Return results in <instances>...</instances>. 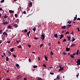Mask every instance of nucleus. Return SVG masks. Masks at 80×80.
<instances>
[{"label": "nucleus", "instance_id": "nucleus-32", "mask_svg": "<svg viewBox=\"0 0 80 80\" xmlns=\"http://www.w3.org/2000/svg\"><path fill=\"white\" fill-rule=\"evenodd\" d=\"M57 78L58 80L60 79V78H59V76L58 75H57Z\"/></svg>", "mask_w": 80, "mask_h": 80}, {"label": "nucleus", "instance_id": "nucleus-61", "mask_svg": "<svg viewBox=\"0 0 80 80\" xmlns=\"http://www.w3.org/2000/svg\"><path fill=\"white\" fill-rule=\"evenodd\" d=\"M63 54L64 55H66V53L63 52Z\"/></svg>", "mask_w": 80, "mask_h": 80}, {"label": "nucleus", "instance_id": "nucleus-59", "mask_svg": "<svg viewBox=\"0 0 80 80\" xmlns=\"http://www.w3.org/2000/svg\"><path fill=\"white\" fill-rule=\"evenodd\" d=\"M48 45H49V47H50V45H51V43H49Z\"/></svg>", "mask_w": 80, "mask_h": 80}, {"label": "nucleus", "instance_id": "nucleus-50", "mask_svg": "<svg viewBox=\"0 0 80 80\" xmlns=\"http://www.w3.org/2000/svg\"><path fill=\"white\" fill-rule=\"evenodd\" d=\"M28 46L29 48H30V47H31V45H30L28 44Z\"/></svg>", "mask_w": 80, "mask_h": 80}, {"label": "nucleus", "instance_id": "nucleus-19", "mask_svg": "<svg viewBox=\"0 0 80 80\" xmlns=\"http://www.w3.org/2000/svg\"><path fill=\"white\" fill-rule=\"evenodd\" d=\"M32 5V2H30L29 3V7H31Z\"/></svg>", "mask_w": 80, "mask_h": 80}, {"label": "nucleus", "instance_id": "nucleus-4", "mask_svg": "<svg viewBox=\"0 0 80 80\" xmlns=\"http://www.w3.org/2000/svg\"><path fill=\"white\" fill-rule=\"evenodd\" d=\"M66 49V52H69L70 50V49L68 47H67Z\"/></svg>", "mask_w": 80, "mask_h": 80}, {"label": "nucleus", "instance_id": "nucleus-37", "mask_svg": "<svg viewBox=\"0 0 80 80\" xmlns=\"http://www.w3.org/2000/svg\"><path fill=\"white\" fill-rule=\"evenodd\" d=\"M16 42H17V43H19V42H20V41H18V40H17Z\"/></svg>", "mask_w": 80, "mask_h": 80}, {"label": "nucleus", "instance_id": "nucleus-21", "mask_svg": "<svg viewBox=\"0 0 80 80\" xmlns=\"http://www.w3.org/2000/svg\"><path fill=\"white\" fill-rule=\"evenodd\" d=\"M70 57L72 58H75V57L72 54L71 55Z\"/></svg>", "mask_w": 80, "mask_h": 80}, {"label": "nucleus", "instance_id": "nucleus-11", "mask_svg": "<svg viewBox=\"0 0 80 80\" xmlns=\"http://www.w3.org/2000/svg\"><path fill=\"white\" fill-rule=\"evenodd\" d=\"M63 70V68H61L59 70V72H60V71H62Z\"/></svg>", "mask_w": 80, "mask_h": 80}, {"label": "nucleus", "instance_id": "nucleus-8", "mask_svg": "<svg viewBox=\"0 0 80 80\" xmlns=\"http://www.w3.org/2000/svg\"><path fill=\"white\" fill-rule=\"evenodd\" d=\"M8 53H9V56L8 57H10L11 56V52L10 51H8Z\"/></svg>", "mask_w": 80, "mask_h": 80}, {"label": "nucleus", "instance_id": "nucleus-24", "mask_svg": "<svg viewBox=\"0 0 80 80\" xmlns=\"http://www.w3.org/2000/svg\"><path fill=\"white\" fill-rule=\"evenodd\" d=\"M66 32V30H65L64 31H62V33H63L64 32Z\"/></svg>", "mask_w": 80, "mask_h": 80}, {"label": "nucleus", "instance_id": "nucleus-39", "mask_svg": "<svg viewBox=\"0 0 80 80\" xmlns=\"http://www.w3.org/2000/svg\"><path fill=\"white\" fill-rule=\"evenodd\" d=\"M22 13H24V14H27V12H26V11H24Z\"/></svg>", "mask_w": 80, "mask_h": 80}, {"label": "nucleus", "instance_id": "nucleus-47", "mask_svg": "<svg viewBox=\"0 0 80 80\" xmlns=\"http://www.w3.org/2000/svg\"><path fill=\"white\" fill-rule=\"evenodd\" d=\"M37 39H38V38H36V37L34 38V40H37Z\"/></svg>", "mask_w": 80, "mask_h": 80}, {"label": "nucleus", "instance_id": "nucleus-55", "mask_svg": "<svg viewBox=\"0 0 80 80\" xmlns=\"http://www.w3.org/2000/svg\"><path fill=\"white\" fill-rule=\"evenodd\" d=\"M28 61H29V62H31V59H28Z\"/></svg>", "mask_w": 80, "mask_h": 80}, {"label": "nucleus", "instance_id": "nucleus-13", "mask_svg": "<svg viewBox=\"0 0 80 80\" xmlns=\"http://www.w3.org/2000/svg\"><path fill=\"white\" fill-rule=\"evenodd\" d=\"M67 38H68V40H69V41H70V38H71V36H67Z\"/></svg>", "mask_w": 80, "mask_h": 80}, {"label": "nucleus", "instance_id": "nucleus-30", "mask_svg": "<svg viewBox=\"0 0 80 80\" xmlns=\"http://www.w3.org/2000/svg\"><path fill=\"white\" fill-rule=\"evenodd\" d=\"M41 24H39L38 25V28H41Z\"/></svg>", "mask_w": 80, "mask_h": 80}, {"label": "nucleus", "instance_id": "nucleus-52", "mask_svg": "<svg viewBox=\"0 0 80 80\" xmlns=\"http://www.w3.org/2000/svg\"><path fill=\"white\" fill-rule=\"evenodd\" d=\"M27 32V29H25L24 30V32Z\"/></svg>", "mask_w": 80, "mask_h": 80}, {"label": "nucleus", "instance_id": "nucleus-46", "mask_svg": "<svg viewBox=\"0 0 80 80\" xmlns=\"http://www.w3.org/2000/svg\"><path fill=\"white\" fill-rule=\"evenodd\" d=\"M18 48H22V46L20 45L19 46H18Z\"/></svg>", "mask_w": 80, "mask_h": 80}, {"label": "nucleus", "instance_id": "nucleus-34", "mask_svg": "<svg viewBox=\"0 0 80 80\" xmlns=\"http://www.w3.org/2000/svg\"><path fill=\"white\" fill-rule=\"evenodd\" d=\"M20 76H17V80H18V79H19V78H20Z\"/></svg>", "mask_w": 80, "mask_h": 80}, {"label": "nucleus", "instance_id": "nucleus-26", "mask_svg": "<svg viewBox=\"0 0 80 80\" xmlns=\"http://www.w3.org/2000/svg\"><path fill=\"white\" fill-rule=\"evenodd\" d=\"M33 30L34 31V32H35V31L36 30V28H34L33 29Z\"/></svg>", "mask_w": 80, "mask_h": 80}, {"label": "nucleus", "instance_id": "nucleus-38", "mask_svg": "<svg viewBox=\"0 0 80 80\" xmlns=\"http://www.w3.org/2000/svg\"><path fill=\"white\" fill-rule=\"evenodd\" d=\"M53 55V53L52 52H51V55Z\"/></svg>", "mask_w": 80, "mask_h": 80}, {"label": "nucleus", "instance_id": "nucleus-36", "mask_svg": "<svg viewBox=\"0 0 80 80\" xmlns=\"http://www.w3.org/2000/svg\"><path fill=\"white\" fill-rule=\"evenodd\" d=\"M71 26H72V25H71V24H69H69H68V26L69 27H71Z\"/></svg>", "mask_w": 80, "mask_h": 80}, {"label": "nucleus", "instance_id": "nucleus-62", "mask_svg": "<svg viewBox=\"0 0 80 80\" xmlns=\"http://www.w3.org/2000/svg\"><path fill=\"white\" fill-rule=\"evenodd\" d=\"M73 56H75L76 55L75 53H72Z\"/></svg>", "mask_w": 80, "mask_h": 80}, {"label": "nucleus", "instance_id": "nucleus-20", "mask_svg": "<svg viewBox=\"0 0 80 80\" xmlns=\"http://www.w3.org/2000/svg\"><path fill=\"white\" fill-rule=\"evenodd\" d=\"M6 61H8L9 60V58L8 57H7L6 58Z\"/></svg>", "mask_w": 80, "mask_h": 80}, {"label": "nucleus", "instance_id": "nucleus-23", "mask_svg": "<svg viewBox=\"0 0 80 80\" xmlns=\"http://www.w3.org/2000/svg\"><path fill=\"white\" fill-rule=\"evenodd\" d=\"M12 26H11V25H9L8 27V28H12Z\"/></svg>", "mask_w": 80, "mask_h": 80}, {"label": "nucleus", "instance_id": "nucleus-27", "mask_svg": "<svg viewBox=\"0 0 80 80\" xmlns=\"http://www.w3.org/2000/svg\"><path fill=\"white\" fill-rule=\"evenodd\" d=\"M38 67V66H33V68H37Z\"/></svg>", "mask_w": 80, "mask_h": 80}, {"label": "nucleus", "instance_id": "nucleus-16", "mask_svg": "<svg viewBox=\"0 0 80 80\" xmlns=\"http://www.w3.org/2000/svg\"><path fill=\"white\" fill-rule=\"evenodd\" d=\"M14 27H15V28H17L18 27V25L17 24H14Z\"/></svg>", "mask_w": 80, "mask_h": 80}, {"label": "nucleus", "instance_id": "nucleus-29", "mask_svg": "<svg viewBox=\"0 0 80 80\" xmlns=\"http://www.w3.org/2000/svg\"><path fill=\"white\" fill-rule=\"evenodd\" d=\"M4 17V18H7L8 17V16H6V15H5Z\"/></svg>", "mask_w": 80, "mask_h": 80}, {"label": "nucleus", "instance_id": "nucleus-42", "mask_svg": "<svg viewBox=\"0 0 80 80\" xmlns=\"http://www.w3.org/2000/svg\"><path fill=\"white\" fill-rule=\"evenodd\" d=\"M77 29H78V32H80V28H77Z\"/></svg>", "mask_w": 80, "mask_h": 80}, {"label": "nucleus", "instance_id": "nucleus-33", "mask_svg": "<svg viewBox=\"0 0 80 80\" xmlns=\"http://www.w3.org/2000/svg\"><path fill=\"white\" fill-rule=\"evenodd\" d=\"M67 41V40L66 39H64L63 40V42H66Z\"/></svg>", "mask_w": 80, "mask_h": 80}, {"label": "nucleus", "instance_id": "nucleus-12", "mask_svg": "<svg viewBox=\"0 0 80 80\" xmlns=\"http://www.w3.org/2000/svg\"><path fill=\"white\" fill-rule=\"evenodd\" d=\"M75 53L76 55H78V54L79 53V50H78L77 52L76 53Z\"/></svg>", "mask_w": 80, "mask_h": 80}, {"label": "nucleus", "instance_id": "nucleus-28", "mask_svg": "<svg viewBox=\"0 0 80 80\" xmlns=\"http://www.w3.org/2000/svg\"><path fill=\"white\" fill-rule=\"evenodd\" d=\"M16 67L18 68V67H19V64H16Z\"/></svg>", "mask_w": 80, "mask_h": 80}, {"label": "nucleus", "instance_id": "nucleus-60", "mask_svg": "<svg viewBox=\"0 0 80 80\" xmlns=\"http://www.w3.org/2000/svg\"><path fill=\"white\" fill-rule=\"evenodd\" d=\"M2 40H0V44H1V43H2Z\"/></svg>", "mask_w": 80, "mask_h": 80}, {"label": "nucleus", "instance_id": "nucleus-63", "mask_svg": "<svg viewBox=\"0 0 80 80\" xmlns=\"http://www.w3.org/2000/svg\"><path fill=\"white\" fill-rule=\"evenodd\" d=\"M24 80H27V78H24Z\"/></svg>", "mask_w": 80, "mask_h": 80}, {"label": "nucleus", "instance_id": "nucleus-10", "mask_svg": "<svg viewBox=\"0 0 80 80\" xmlns=\"http://www.w3.org/2000/svg\"><path fill=\"white\" fill-rule=\"evenodd\" d=\"M61 28L62 29H65V28H66V26L64 25Z\"/></svg>", "mask_w": 80, "mask_h": 80}, {"label": "nucleus", "instance_id": "nucleus-31", "mask_svg": "<svg viewBox=\"0 0 80 80\" xmlns=\"http://www.w3.org/2000/svg\"><path fill=\"white\" fill-rule=\"evenodd\" d=\"M76 45L75 44H72L71 46V47H73V46H75Z\"/></svg>", "mask_w": 80, "mask_h": 80}, {"label": "nucleus", "instance_id": "nucleus-15", "mask_svg": "<svg viewBox=\"0 0 80 80\" xmlns=\"http://www.w3.org/2000/svg\"><path fill=\"white\" fill-rule=\"evenodd\" d=\"M37 79L38 80H43V79L40 78H38Z\"/></svg>", "mask_w": 80, "mask_h": 80}, {"label": "nucleus", "instance_id": "nucleus-56", "mask_svg": "<svg viewBox=\"0 0 80 80\" xmlns=\"http://www.w3.org/2000/svg\"><path fill=\"white\" fill-rule=\"evenodd\" d=\"M58 45H60V42L59 41H58Z\"/></svg>", "mask_w": 80, "mask_h": 80}, {"label": "nucleus", "instance_id": "nucleus-14", "mask_svg": "<svg viewBox=\"0 0 80 80\" xmlns=\"http://www.w3.org/2000/svg\"><path fill=\"white\" fill-rule=\"evenodd\" d=\"M10 51L11 52H13L14 51V48H12L10 49Z\"/></svg>", "mask_w": 80, "mask_h": 80}, {"label": "nucleus", "instance_id": "nucleus-6", "mask_svg": "<svg viewBox=\"0 0 80 80\" xmlns=\"http://www.w3.org/2000/svg\"><path fill=\"white\" fill-rule=\"evenodd\" d=\"M8 23H9V22H3L2 23V24L4 25H7V24H8Z\"/></svg>", "mask_w": 80, "mask_h": 80}, {"label": "nucleus", "instance_id": "nucleus-41", "mask_svg": "<svg viewBox=\"0 0 80 80\" xmlns=\"http://www.w3.org/2000/svg\"><path fill=\"white\" fill-rule=\"evenodd\" d=\"M76 77H77V78H78V76H79V73H78V74H76Z\"/></svg>", "mask_w": 80, "mask_h": 80}, {"label": "nucleus", "instance_id": "nucleus-9", "mask_svg": "<svg viewBox=\"0 0 80 80\" xmlns=\"http://www.w3.org/2000/svg\"><path fill=\"white\" fill-rule=\"evenodd\" d=\"M54 37H55L56 38H58V35H57V33H56V34H54Z\"/></svg>", "mask_w": 80, "mask_h": 80}, {"label": "nucleus", "instance_id": "nucleus-22", "mask_svg": "<svg viewBox=\"0 0 80 80\" xmlns=\"http://www.w3.org/2000/svg\"><path fill=\"white\" fill-rule=\"evenodd\" d=\"M72 42H74L75 40H76V39L74 38L73 37H72Z\"/></svg>", "mask_w": 80, "mask_h": 80}, {"label": "nucleus", "instance_id": "nucleus-49", "mask_svg": "<svg viewBox=\"0 0 80 80\" xmlns=\"http://www.w3.org/2000/svg\"><path fill=\"white\" fill-rule=\"evenodd\" d=\"M2 30H0V34H2Z\"/></svg>", "mask_w": 80, "mask_h": 80}, {"label": "nucleus", "instance_id": "nucleus-43", "mask_svg": "<svg viewBox=\"0 0 80 80\" xmlns=\"http://www.w3.org/2000/svg\"><path fill=\"white\" fill-rule=\"evenodd\" d=\"M69 34V32L67 31V32L65 33V35H67V34Z\"/></svg>", "mask_w": 80, "mask_h": 80}, {"label": "nucleus", "instance_id": "nucleus-48", "mask_svg": "<svg viewBox=\"0 0 80 80\" xmlns=\"http://www.w3.org/2000/svg\"><path fill=\"white\" fill-rule=\"evenodd\" d=\"M15 17H16V18H17V14H15Z\"/></svg>", "mask_w": 80, "mask_h": 80}, {"label": "nucleus", "instance_id": "nucleus-54", "mask_svg": "<svg viewBox=\"0 0 80 80\" xmlns=\"http://www.w3.org/2000/svg\"><path fill=\"white\" fill-rule=\"evenodd\" d=\"M77 20H79L80 21V18H78L77 19Z\"/></svg>", "mask_w": 80, "mask_h": 80}, {"label": "nucleus", "instance_id": "nucleus-57", "mask_svg": "<svg viewBox=\"0 0 80 80\" xmlns=\"http://www.w3.org/2000/svg\"><path fill=\"white\" fill-rule=\"evenodd\" d=\"M3 55H4V56H5V57H6V54H5V53H3Z\"/></svg>", "mask_w": 80, "mask_h": 80}, {"label": "nucleus", "instance_id": "nucleus-51", "mask_svg": "<svg viewBox=\"0 0 80 80\" xmlns=\"http://www.w3.org/2000/svg\"><path fill=\"white\" fill-rule=\"evenodd\" d=\"M50 74H51V75H54V73H53V72H50Z\"/></svg>", "mask_w": 80, "mask_h": 80}, {"label": "nucleus", "instance_id": "nucleus-58", "mask_svg": "<svg viewBox=\"0 0 80 80\" xmlns=\"http://www.w3.org/2000/svg\"><path fill=\"white\" fill-rule=\"evenodd\" d=\"M11 42V41H8V42H7V43H8L9 44Z\"/></svg>", "mask_w": 80, "mask_h": 80}, {"label": "nucleus", "instance_id": "nucleus-18", "mask_svg": "<svg viewBox=\"0 0 80 80\" xmlns=\"http://www.w3.org/2000/svg\"><path fill=\"white\" fill-rule=\"evenodd\" d=\"M30 33V31H29L27 33V35H28V37H29V35Z\"/></svg>", "mask_w": 80, "mask_h": 80}, {"label": "nucleus", "instance_id": "nucleus-44", "mask_svg": "<svg viewBox=\"0 0 80 80\" xmlns=\"http://www.w3.org/2000/svg\"><path fill=\"white\" fill-rule=\"evenodd\" d=\"M43 44L42 43V44L40 45V48H41V47H42V46H43Z\"/></svg>", "mask_w": 80, "mask_h": 80}, {"label": "nucleus", "instance_id": "nucleus-1", "mask_svg": "<svg viewBox=\"0 0 80 80\" xmlns=\"http://www.w3.org/2000/svg\"><path fill=\"white\" fill-rule=\"evenodd\" d=\"M45 38V35L43 33L41 35V39L42 40H44V38Z\"/></svg>", "mask_w": 80, "mask_h": 80}, {"label": "nucleus", "instance_id": "nucleus-17", "mask_svg": "<svg viewBox=\"0 0 80 80\" xmlns=\"http://www.w3.org/2000/svg\"><path fill=\"white\" fill-rule=\"evenodd\" d=\"M9 13H14V11H12V10H9Z\"/></svg>", "mask_w": 80, "mask_h": 80}, {"label": "nucleus", "instance_id": "nucleus-35", "mask_svg": "<svg viewBox=\"0 0 80 80\" xmlns=\"http://www.w3.org/2000/svg\"><path fill=\"white\" fill-rule=\"evenodd\" d=\"M77 17H74V19H73V20L74 21H75V20H77Z\"/></svg>", "mask_w": 80, "mask_h": 80}, {"label": "nucleus", "instance_id": "nucleus-5", "mask_svg": "<svg viewBox=\"0 0 80 80\" xmlns=\"http://www.w3.org/2000/svg\"><path fill=\"white\" fill-rule=\"evenodd\" d=\"M60 37L59 39H62V38H63V37H64V35H63V34H61L60 35Z\"/></svg>", "mask_w": 80, "mask_h": 80}, {"label": "nucleus", "instance_id": "nucleus-64", "mask_svg": "<svg viewBox=\"0 0 80 80\" xmlns=\"http://www.w3.org/2000/svg\"><path fill=\"white\" fill-rule=\"evenodd\" d=\"M6 80H10V79L9 78V79H6Z\"/></svg>", "mask_w": 80, "mask_h": 80}, {"label": "nucleus", "instance_id": "nucleus-40", "mask_svg": "<svg viewBox=\"0 0 80 80\" xmlns=\"http://www.w3.org/2000/svg\"><path fill=\"white\" fill-rule=\"evenodd\" d=\"M12 56L13 57H14V58H16V57H17V56H15L14 54L12 55Z\"/></svg>", "mask_w": 80, "mask_h": 80}, {"label": "nucleus", "instance_id": "nucleus-53", "mask_svg": "<svg viewBox=\"0 0 80 80\" xmlns=\"http://www.w3.org/2000/svg\"><path fill=\"white\" fill-rule=\"evenodd\" d=\"M1 2V3H3L4 2V0H2Z\"/></svg>", "mask_w": 80, "mask_h": 80}, {"label": "nucleus", "instance_id": "nucleus-2", "mask_svg": "<svg viewBox=\"0 0 80 80\" xmlns=\"http://www.w3.org/2000/svg\"><path fill=\"white\" fill-rule=\"evenodd\" d=\"M3 35H6V37H7V36H8V34H7V33L5 32H4L3 33Z\"/></svg>", "mask_w": 80, "mask_h": 80}, {"label": "nucleus", "instance_id": "nucleus-45", "mask_svg": "<svg viewBox=\"0 0 80 80\" xmlns=\"http://www.w3.org/2000/svg\"><path fill=\"white\" fill-rule=\"evenodd\" d=\"M43 67H45L46 68L47 67V66H46V65L45 64H44L43 65Z\"/></svg>", "mask_w": 80, "mask_h": 80}, {"label": "nucleus", "instance_id": "nucleus-25", "mask_svg": "<svg viewBox=\"0 0 80 80\" xmlns=\"http://www.w3.org/2000/svg\"><path fill=\"white\" fill-rule=\"evenodd\" d=\"M72 23V21H68V23H69V24H71V23Z\"/></svg>", "mask_w": 80, "mask_h": 80}, {"label": "nucleus", "instance_id": "nucleus-3", "mask_svg": "<svg viewBox=\"0 0 80 80\" xmlns=\"http://www.w3.org/2000/svg\"><path fill=\"white\" fill-rule=\"evenodd\" d=\"M76 63H77V65H80V62L79 61V60H78V59L77 60Z\"/></svg>", "mask_w": 80, "mask_h": 80}, {"label": "nucleus", "instance_id": "nucleus-7", "mask_svg": "<svg viewBox=\"0 0 80 80\" xmlns=\"http://www.w3.org/2000/svg\"><path fill=\"white\" fill-rule=\"evenodd\" d=\"M44 57L46 61H48V57H47L46 55L44 56Z\"/></svg>", "mask_w": 80, "mask_h": 80}]
</instances>
